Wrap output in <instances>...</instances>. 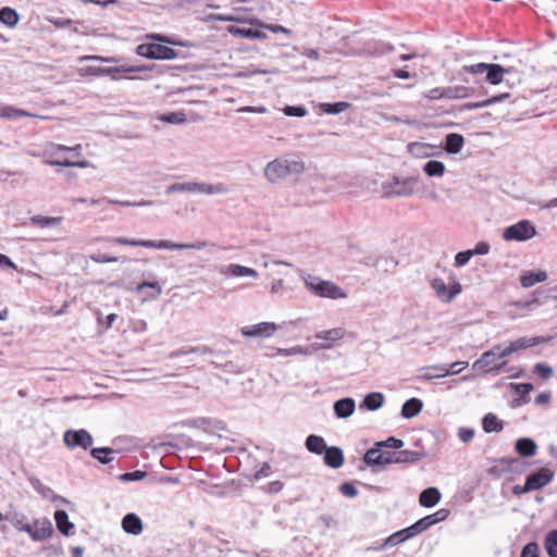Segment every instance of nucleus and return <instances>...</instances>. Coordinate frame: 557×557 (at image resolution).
<instances>
[{"label": "nucleus", "instance_id": "obj_31", "mask_svg": "<svg viewBox=\"0 0 557 557\" xmlns=\"http://www.w3.org/2000/svg\"><path fill=\"white\" fill-rule=\"evenodd\" d=\"M39 117V115L33 114L22 109H16L11 106H0V117L3 119H16V117ZM40 119H46L45 116H40Z\"/></svg>", "mask_w": 557, "mask_h": 557}, {"label": "nucleus", "instance_id": "obj_56", "mask_svg": "<svg viewBox=\"0 0 557 557\" xmlns=\"http://www.w3.org/2000/svg\"><path fill=\"white\" fill-rule=\"evenodd\" d=\"M147 473L145 471L136 470L133 472H126L120 475V479L124 482H131V481H140L143 480Z\"/></svg>", "mask_w": 557, "mask_h": 557}, {"label": "nucleus", "instance_id": "obj_21", "mask_svg": "<svg viewBox=\"0 0 557 557\" xmlns=\"http://www.w3.org/2000/svg\"><path fill=\"white\" fill-rule=\"evenodd\" d=\"M63 221L62 216H45V215H33L29 218L28 223L41 228L58 227ZM27 224V222H24Z\"/></svg>", "mask_w": 557, "mask_h": 557}, {"label": "nucleus", "instance_id": "obj_28", "mask_svg": "<svg viewBox=\"0 0 557 557\" xmlns=\"http://www.w3.org/2000/svg\"><path fill=\"white\" fill-rule=\"evenodd\" d=\"M465 145V138L462 135L457 133H450L445 138V150L448 153H458L461 151Z\"/></svg>", "mask_w": 557, "mask_h": 557}, {"label": "nucleus", "instance_id": "obj_54", "mask_svg": "<svg viewBox=\"0 0 557 557\" xmlns=\"http://www.w3.org/2000/svg\"><path fill=\"white\" fill-rule=\"evenodd\" d=\"M511 387L515 389L517 395L523 398V403L528 401L525 397L533 389V386L530 383L511 384Z\"/></svg>", "mask_w": 557, "mask_h": 557}, {"label": "nucleus", "instance_id": "obj_26", "mask_svg": "<svg viewBox=\"0 0 557 557\" xmlns=\"http://www.w3.org/2000/svg\"><path fill=\"white\" fill-rule=\"evenodd\" d=\"M384 403V395L379 392H372L366 395L362 403L360 404L361 409H367L370 411L377 410L382 407Z\"/></svg>", "mask_w": 557, "mask_h": 557}, {"label": "nucleus", "instance_id": "obj_11", "mask_svg": "<svg viewBox=\"0 0 557 557\" xmlns=\"http://www.w3.org/2000/svg\"><path fill=\"white\" fill-rule=\"evenodd\" d=\"M544 342H546V339L544 337H541V336L520 337V338H518L516 341L510 342L508 346L503 347V356L509 357V356H511L512 354H515V352H517L519 350L536 346V345L542 344Z\"/></svg>", "mask_w": 557, "mask_h": 557}, {"label": "nucleus", "instance_id": "obj_60", "mask_svg": "<svg viewBox=\"0 0 557 557\" xmlns=\"http://www.w3.org/2000/svg\"><path fill=\"white\" fill-rule=\"evenodd\" d=\"M491 246L486 242H479L473 249H470L472 256H485L490 252Z\"/></svg>", "mask_w": 557, "mask_h": 557}, {"label": "nucleus", "instance_id": "obj_63", "mask_svg": "<svg viewBox=\"0 0 557 557\" xmlns=\"http://www.w3.org/2000/svg\"><path fill=\"white\" fill-rule=\"evenodd\" d=\"M90 259L97 263H111L116 262L117 258L106 253H95L90 256Z\"/></svg>", "mask_w": 557, "mask_h": 557}, {"label": "nucleus", "instance_id": "obj_44", "mask_svg": "<svg viewBox=\"0 0 557 557\" xmlns=\"http://www.w3.org/2000/svg\"><path fill=\"white\" fill-rule=\"evenodd\" d=\"M420 459V454L413 450H400L393 453V463L416 462Z\"/></svg>", "mask_w": 557, "mask_h": 557}, {"label": "nucleus", "instance_id": "obj_41", "mask_svg": "<svg viewBox=\"0 0 557 557\" xmlns=\"http://www.w3.org/2000/svg\"><path fill=\"white\" fill-rule=\"evenodd\" d=\"M17 12L9 7L0 9V22L9 27H14L18 23Z\"/></svg>", "mask_w": 557, "mask_h": 557}, {"label": "nucleus", "instance_id": "obj_9", "mask_svg": "<svg viewBox=\"0 0 557 557\" xmlns=\"http://www.w3.org/2000/svg\"><path fill=\"white\" fill-rule=\"evenodd\" d=\"M278 327L280 326L274 322H260L253 325L243 326L240 333L245 337L269 338Z\"/></svg>", "mask_w": 557, "mask_h": 557}, {"label": "nucleus", "instance_id": "obj_8", "mask_svg": "<svg viewBox=\"0 0 557 557\" xmlns=\"http://www.w3.org/2000/svg\"><path fill=\"white\" fill-rule=\"evenodd\" d=\"M63 441L70 448L82 447L83 449L90 448L94 442L91 434L84 429L65 431Z\"/></svg>", "mask_w": 557, "mask_h": 557}, {"label": "nucleus", "instance_id": "obj_5", "mask_svg": "<svg viewBox=\"0 0 557 557\" xmlns=\"http://www.w3.org/2000/svg\"><path fill=\"white\" fill-rule=\"evenodd\" d=\"M505 358L506 357L503 356V347L495 345L492 349L483 352L482 356L472 363V368L473 370L483 371L485 373L493 372L497 374L506 366V361H498Z\"/></svg>", "mask_w": 557, "mask_h": 557}, {"label": "nucleus", "instance_id": "obj_19", "mask_svg": "<svg viewBox=\"0 0 557 557\" xmlns=\"http://www.w3.org/2000/svg\"><path fill=\"white\" fill-rule=\"evenodd\" d=\"M335 416L339 419H346L350 417L356 408V403L352 398H342L333 405Z\"/></svg>", "mask_w": 557, "mask_h": 557}, {"label": "nucleus", "instance_id": "obj_25", "mask_svg": "<svg viewBox=\"0 0 557 557\" xmlns=\"http://www.w3.org/2000/svg\"><path fill=\"white\" fill-rule=\"evenodd\" d=\"M445 99H465L473 95L474 90L471 87L463 85L444 87Z\"/></svg>", "mask_w": 557, "mask_h": 557}, {"label": "nucleus", "instance_id": "obj_37", "mask_svg": "<svg viewBox=\"0 0 557 557\" xmlns=\"http://www.w3.org/2000/svg\"><path fill=\"white\" fill-rule=\"evenodd\" d=\"M449 515V510L447 509H440L436 512L425 516L424 518L420 519L419 522L421 525H423L424 531L431 528L432 525L444 521Z\"/></svg>", "mask_w": 557, "mask_h": 557}, {"label": "nucleus", "instance_id": "obj_46", "mask_svg": "<svg viewBox=\"0 0 557 557\" xmlns=\"http://www.w3.org/2000/svg\"><path fill=\"white\" fill-rule=\"evenodd\" d=\"M545 548L549 557H557V530H552L546 534Z\"/></svg>", "mask_w": 557, "mask_h": 557}, {"label": "nucleus", "instance_id": "obj_16", "mask_svg": "<svg viewBox=\"0 0 557 557\" xmlns=\"http://www.w3.org/2000/svg\"><path fill=\"white\" fill-rule=\"evenodd\" d=\"M45 163L51 166H67L79 169H87L91 165L88 160L71 161L66 158H61V152H55L52 158L46 157Z\"/></svg>", "mask_w": 557, "mask_h": 557}, {"label": "nucleus", "instance_id": "obj_12", "mask_svg": "<svg viewBox=\"0 0 557 557\" xmlns=\"http://www.w3.org/2000/svg\"><path fill=\"white\" fill-rule=\"evenodd\" d=\"M364 462L368 466H384L393 463V453L382 450V447L370 448L363 457Z\"/></svg>", "mask_w": 557, "mask_h": 557}, {"label": "nucleus", "instance_id": "obj_43", "mask_svg": "<svg viewBox=\"0 0 557 557\" xmlns=\"http://www.w3.org/2000/svg\"><path fill=\"white\" fill-rule=\"evenodd\" d=\"M445 164L441 161L430 160L423 165V171L428 176L441 177L445 173Z\"/></svg>", "mask_w": 557, "mask_h": 557}, {"label": "nucleus", "instance_id": "obj_6", "mask_svg": "<svg viewBox=\"0 0 557 557\" xmlns=\"http://www.w3.org/2000/svg\"><path fill=\"white\" fill-rule=\"evenodd\" d=\"M136 53L151 60H174L177 58V52L174 49L157 42L138 45Z\"/></svg>", "mask_w": 557, "mask_h": 557}, {"label": "nucleus", "instance_id": "obj_30", "mask_svg": "<svg viewBox=\"0 0 557 557\" xmlns=\"http://www.w3.org/2000/svg\"><path fill=\"white\" fill-rule=\"evenodd\" d=\"M228 32L230 34L240 38L264 39L267 37V35L263 32L253 28H240L236 26H230Z\"/></svg>", "mask_w": 557, "mask_h": 557}, {"label": "nucleus", "instance_id": "obj_10", "mask_svg": "<svg viewBox=\"0 0 557 557\" xmlns=\"http://www.w3.org/2000/svg\"><path fill=\"white\" fill-rule=\"evenodd\" d=\"M431 286L434 289L436 296L445 302L451 301L457 295L461 293V285L458 282H454L451 285H447L442 278H434L431 282Z\"/></svg>", "mask_w": 557, "mask_h": 557}, {"label": "nucleus", "instance_id": "obj_61", "mask_svg": "<svg viewBox=\"0 0 557 557\" xmlns=\"http://www.w3.org/2000/svg\"><path fill=\"white\" fill-rule=\"evenodd\" d=\"M474 434V429L463 426L458 429V437L462 443H469L473 438Z\"/></svg>", "mask_w": 557, "mask_h": 557}, {"label": "nucleus", "instance_id": "obj_42", "mask_svg": "<svg viewBox=\"0 0 557 557\" xmlns=\"http://www.w3.org/2000/svg\"><path fill=\"white\" fill-rule=\"evenodd\" d=\"M116 451L109 447L92 448L90 454L102 465H108L113 460V456Z\"/></svg>", "mask_w": 557, "mask_h": 557}, {"label": "nucleus", "instance_id": "obj_17", "mask_svg": "<svg viewBox=\"0 0 557 557\" xmlns=\"http://www.w3.org/2000/svg\"><path fill=\"white\" fill-rule=\"evenodd\" d=\"M486 73V82L491 85H498L503 82L504 74H508L511 72L510 67H504L496 63H487Z\"/></svg>", "mask_w": 557, "mask_h": 557}, {"label": "nucleus", "instance_id": "obj_39", "mask_svg": "<svg viewBox=\"0 0 557 557\" xmlns=\"http://www.w3.org/2000/svg\"><path fill=\"white\" fill-rule=\"evenodd\" d=\"M54 520L58 530L64 535H69L70 530L74 528V524L69 520V515L64 510H57L54 512Z\"/></svg>", "mask_w": 557, "mask_h": 557}, {"label": "nucleus", "instance_id": "obj_53", "mask_svg": "<svg viewBox=\"0 0 557 557\" xmlns=\"http://www.w3.org/2000/svg\"><path fill=\"white\" fill-rule=\"evenodd\" d=\"M534 372L544 380H548L553 376V368L546 363H536Z\"/></svg>", "mask_w": 557, "mask_h": 557}, {"label": "nucleus", "instance_id": "obj_22", "mask_svg": "<svg viewBox=\"0 0 557 557\" xmlns=\"http://www.w3.org/2000/svg\"><path fill=\"white\" fill-rule=\"evenodd\" d=\"M101 202H106L108 205H119L122 207H150L154 205V201L152 200H139V201H129V200H116V199H110V198H103V199H91L90 205L96 206Z\"/></svg>", "mask_w": 557, "mask_h": 557}, {"label": "nucleus", "instance_id": "obj_50", "mask_svg": "<svg viewBox=\"0 0 557 557\" xmlns=\"http://www.w3.org/2000/svg\"><path fill=\"white\" fill-rule=\"evenodd\" d=\"M331 344L326 343V344H318V343H314L312 344L310 347H305V346H295V351H296V355H304V356H308L311 354L312 350H317V349H329L331 348Z\"/></svg>", "mask_w": 557, "mask_h": 557}, {"label": "nucleus", "instance_id": "obj_58", "mask_svg": "<svg viewBox=\"0 0 557 557\" xmlns=\"http://www.w3.org/2000/svg\"><path fill=\"white\" fill-rule=\"evenodd\" d=\"M339 492L346 497H356L358 495V490L351 482L341 484Z\"/></svg>", "mask_w": 557, "mask_h": 557}, {"label": "nucleus", "instance_id": "obj_3", "mask_svg": "<svg viewBox=\"0 0 557 557\" xmlns=\"http://www.w3.org/2000/svg\"><path fill=\"white\" fill-rule=\"evenodd\" d=\"M306 288L313 295L329 299H344L348 294L342 287L332 281L322 280L319 276L304 274L302 276Z\"/></svg>", "mask_w": 557, "mask_h": 557}, {"label": "nucleus", "instance_id": "obj_55", "mask_svg": "<svg viewBox=\"0 0 557 557\" xmlns=\"http://www.w3.org/2000/svg\"><path fill=\"white\" fill-rule=\"evenodd\" d=\"M473 256H472L470 249L458 252L455 256V267H457V268L465 267L470 261V259Z\"/></svg>", "mask_w": 557, "mask_h": 557}, {"label": "nucleus", "instance_id": "obj_34", "mask_svg": "<svg viewBox=\"0 0 557 557\" xmlns=\"http://www.w3.org/2000/svg\"><path fill=\"white\" fill-rule=\"evenodd\" d=\"M482 428L486 433L500 432L504 429V424L496 414L490 412L483 417Z\"/></svg>", "mask_w": 557, "mask_h": 557}, {"label": "nucleus", "instance_id": "obj_57", "mask_svg": "<svg viewBox=\"0 0 557 557\" xmlns=\"http://www.w3.org/2000/svg\"><path fill=\"white\" fill-rule=\"evenodd\" d=\"M379 447H387L393 449H399L404 446V442L396 437H388L386 441L376 443Z\"/></svg>", "mask_w": 557, "mask_h": 557}, {"label": "nucleus", "instance_id": "obj_51", "mask_svg": "<svg viewBox=\"0 0 557 557\" xmlns=\"http://www.w3.org/2000/svg\"><path fill=\"white\" fill-rule=\"evenodd\" d=\"M349 107V103L339 101L335 103H324L322 106L323 111L329 114H338L343 111H345Z\"/></svg>", "mask_w": 557, "mask_h": 557}, {"label": "nucleus", "instance_id": "obj_20", "mask_svg": "<svg viewBox=\"0 0 557 557\" xmlns=\"http://www.w3.org/2000/svg\"><path fill=\"white\" fill-rule=\"evenodd\" d=\"M324 462L333 468L338 469L344 463V454L339 447L332 446L325 449Z\"/></svg>", "mask_w": 557, "mask_h": 557}, {"label": "nucleus", "instance_id": "obj_23", "mask_svg": "<svg viewBox=\"0 0 557 557\" xmlns=\"http://www.w3.org/2000/svg\"><path fill=\"white\" fill-rule=\"evenodd\" d=\"M441 492L436 487H428L423 490L419 496V503L426 508L434 507L441 500Z\"/></svg>", "mask_w": 557, "mask_h": 557}, {"label": "nucleus", "instance_id": "obj_1", "mask_svg": "<svg viewBox=\"0 0 557 557\" xmlns=\"http://www.w3.org/2000/svg\"><path fill=\"white\" fill-rule=\"evenodd\" d=\"M306 171L304 159L297 153H286L268 162L263 170L270 184H280L288 178L297 181Z\"/></svg>", "mask_w": 557, "mask_h": 557}, {"label": "nucleus", "instance_id": "obj_62", "mask_svg": "<svg viewBox=\"0 0 557 557\" xmlns=\"http://www.w3.org/2000/svg\"><path fill=\"white\" fill-rule=\"evenodd\" d=\"M537 552H539V546L536 543L534 542H531V543H528L523 549H522V553H521V556L520 557H539L537 555Z\"/></svg>", "mask_w": 557, "mask_h": 557}, {"label": "nucleus", "instance_id": "obj_18", "mask_svg": "<svg viewBox=\"0 0 557 557\" xmlns=\"http://www.w3.org/2000/svg\"><path fill=\"white\" fill-rule=\"evenodd\" d=\"M230 191L227 186L223 183L209 184L194 182V193L206 195H225Z\"/></svg>", "mask_w": 557, "mask_h": 557}, {"label": "nucleus", "instance_id": "obj_59", "mask_svg": "<svg viewBox=\"0 0 557 557\" xmlns=\"http://www.w3.org/2000/svg\"><path fill=\"white\" fill-rule=\"evenodd\" d=\"M486 69H488L487 67V63H483V62L476 63V64H472V65H465L462 67V70L465 72H468V73L473 74V75L483 74V73H485Z\"/></svg>", "mask_w": 557, "mask_h": 557}, {"label": "nucleus", "instance_id": "obj_14", "mask_svg": "<svg viewBox=\"0 0 557 557\" xmlns=\"http://www.w3.org/2000/svg\"><path fill=\"white\" fill-rule=\"evenodd\" d=\"M220 274L225 277H252L257 278L259 276L258 272L242 264L231 263L227 265H222L219 270Z\"/></svg>", "mask_w": 557, "mask_h": 557}, {"label": "nucleus", "instance_id": "obj_15", "mask_svg": "<svg viewBox=\"0 0 557 557\" xmlns=\"http://www.w3.org/2000/svg\"><path fill=\"white\" fill-rule=\"evenodd\" d=\"M52 532L53 527L49 519L41 518L33 522V541H45L51 536Z\"/></svg>", "mask_w": 557, "mask_h": 557}, {"label": "nucleus", "instance_id": "obj_24", "mask_svg": "<svg viewBox=\"0 0 557 557\" xmlns=\"http://www.w3.org/2000/svg\"><path fill=\"white\" fill-rule=\"evenodd\" d=\"M123 530L126 533L137 535L143 531V523L135 513H127L122 520Z\"/></svg>", "mask_w": 557, "mask_h": 557}, {"label": "nucleus", "instance_id": "obj_64", "mask_svg": "<svg viewBox=\"0 0 557 557\" xmlns=\"http://www.w3.org/2000/svg\"><path fill=\"white\" fill-rule=\"evenodd\" d=\"M425 97L430 100L443 99L445 98V89L444 87L433 88L425 94Z\"/></svg>", "mask_w": 557, "mask_h": 557}, {"label": "nucleus", "instance_id": "obj_7", "mask_svg": "<svg viewBox=\"0 0 557 557\" xmlns=\"http://www.w3.org/2000/svg\"><path fill=\"white\" fill-rule=\"evenodd\" d=\"M535 234L534 225L530 221L523 220L506 227L503 232V238L508 242H524L534 237Z\"/></svg>", "mask_w": 557, "mask_h": 557}, {"label": "nucleus", "instance_id": "obj_27", "mask_svg": "<svg viewBox=\"0 0 557 557\" xmlns=\"http://www.w3.org/2000/svg\"><path fill=\"white\" fill-rule=\"evenodd\" d=\"M55 152H73L75 156L78 157L82 154V145L78 144L73 147H69L59 144H50L44 150V156L52 158L55 154Z\"/></svg>", "mask_w": 557, "mask_h": 557}, {"label": "nucleus", "instance_id": "obj_13", "mask_svg": "<svg viewBox=\"0 0 557 557\" xmlns=\"http://www.w3.org/2000/svg\"><path fill=\"white\" fill-rule=\"evenodd\" d=\"M554 478V472L548 468H542L537 472L530 474L527 480V490L537 491L547 485Z\"/></svg>", "mask_w": 557, "mask_h": 557}, {"label": "nucleus", "instance_id": "obj_47", "mask_svg": "<svg viewBox=\"0 0 557 557\" xmlns=\"http://www.w3.org/2000/svg\"><path fill=\"white\" fill-rule=\"evenodd\" d=\"M145 288H151L153 289V293L146 297L147 300H154L157 299L161 293H162V287L160 286V284L158 282H143L140 283L137 287H136V290L138 293H140L141 290H144Z\"/></svg>", "mask_w": 557, "mask_h": 557}, {"label": "nucleus", "instance_id": "obj_49", "mask_svg": "<svg viewBox=\"0 0 557 557\" xmlns=\"http://www.w3.org/2000/svg\"><path fill=\"white\" fill-rule=\"evenodd\" d=\"M160 120L163 122H166L169 124L180 125V124L185 123L187 119H186V114L184 112L177 111V112H171V113L163 114L160 117Z\"/></svg>", "mask_w": 557, "mask_h": 557}, {"label": "nucleus", "instance_id": "obj_29", "mask_svg": "<svg viewBox=\"0 0 557 557\" xmlns=\"http://www.w3.org/2000/svg\"><path fill=\"white\" fill-rule=\"evenodd\" d=\"M305 446L310 453L317 455H321L327 448L324 438L315 434H311L306 438Z\"/></svg>", "mask_w": 557, "mask_h": 557}, {"label": "nucleus", "instance_id": "obj_36", "mask_svg": "<svg viewBox=\"0 0 557 557\" xmlns=\"http://www.w3.org/2000/svg\"><path fill=\"white\" fill-rule=\"evenodd\" d=\"M516 450L520 456L530 457L536 453V444L531 438L522 437L516 442Z\"/></svg>", "mask_w": 557, "mask_h": 557}, {"label": "nucleus", "instance_id": "obj_38", "mask_svg": "<svg viewBox=\"0 0 557 557\" xmlns=\"http://www.w3.org/2000/svg\"><path fill=\"white\" fill-rule=\"evenodd\" d=\"M546 278L547 274L544 271L528 272L521 275L520 283L523 287L529 288L535 285L536 283L546 281Z\"/></svg>", "mask_w": 557, "mask_h": 557}, {"label": "nucleus", "instance_id": "obj_40", "mask_svg": "<svg viewBox=\"0 0 557 557\" xmlns=\"http://www.w3.org/2000/svg\"><path fill=\"white\" fill-rule=\"evenodd\" d=\"M407 148H408V152L416 158H428L433 154L431 152V149L433 148V146L430 144L410 143Z\"/></svg>", "mask_w": 557, "mask_h": 557}, {"label": "nucleus", "instance_id": "obj_45", "mask_svg": "<svg viewBox=\"0 0 557 557\" xmlns=\"http://www.w3.org/2000/svg\"><path fill=\"white\" fill-rule=\"evenodd\" d=\"M30 484L36 490V492H38L42 497H45V498H50L51 497L53 500L62 499V500L65 502L64 498H62L60 496L53 495V491L49 486L42 484L40 482V480H38V479H30Z\"/></svg>", "mask_w": 557, "mask_h": 557}, {"label": "nucleus", "instance_id": "obj_35", "mask_svg": "<svg viewBox=\"0 0 557 557\" xmlns=\"http://www.w3.org/2000/svg\"><path fill=\"white\" fill-rule=\"evenodd\" d=\"M508 97H509V94L505 92V94H500V95H497V96H493V97H491L488 99H485L483 101L468 102V103H466L463 106V108L467 109V110L482 109V108H486V107L499 103V102L504 101L505 99H507Z\"/></svg>", "mask_w": 557, "mask_h": 557}, {"label": "nucleus", "instance_id": "obj_48", "mask_svg": "<svg viewBox=\"0 0 557 557\" xmlns=\"http://www.w3.org/2000/svg\"><path fill=\"white\" fill-rule=\"evenodd\" d=\"M165 193L169 195L174 193H194V182L174 183L166 187Z\"/></svg>", "mask_w": 557, "mask_h": 557}, {"label": "nucleus", "instance_id": "obj_32", "mask_svg": "<svg viewBox=\"0 0 557 557\" xmlns=\"http://www.w3.org/2000/svg\"><path fill=\"white\" fill-rule=\"evenodd\" d=\"M423 404L418 398H410L401 407V416L406 419L416 417L422 410Z\"/></svg>", "mask_w": 557, "mask_h": 557}, {"label": "nucleus", "instance_id": "obj_52", "mask_svg": "<svg viewBox=\"0 0 557 557\" xmlns=\"http://www.w3.org/2000/svg\"><path fill=\"white\" fill-rule=\"evenodd\" d=\"M283 112L287 116H297V117L306 116L308 113L307 109L301 106H297V107L296 106H286L283 109Z\"/></svg>", "mask_w": 557, "mask_h": 557}, {"label": "nucleus", "instance_id": "obj_4", "mask_svg": "<svg viewBox=\"0 0 557 557\" xmlns=\"http://www.w3.org/2000/svg\"><path fill=\"white\" fill-rule=\"evenodd\" d=\"M419 178L417 176H410L399 178L393 176L391 180L385 181L382 184V193L385 198H408L413 196Z\"/></svg>", "mask_w": 557, "mask_h": 557}, {"label": "nucleus", "instance_id": "obj_33", "mask_svg": "<svg viewBox=\"0 0 557 557\" xmlns=\"http://www.w3.org/2000/svg\"><path fill=\"white\" fill-rule=\"evenodd\" d=\"M346 335V330L344 327H334L325 331H320L315 333V338L323 339L329 343L337 342L344 338Z\"/></svg>", "mask_w": 557, "mask_h": 557}, {"label": "nucleus", "instance_id": "obj_2", "mask_svg": "<svg viewBox=\"0 0 557 557\" xmlns=\"http://www.w3.org/2000/svg\"><path fill=\"white\" fill-rule=\"evenodd\" d=\"M111 242L120 245H127L134 247H145V248H154V249H170V250H185V249H195L202 250L208 244L205 240H199L191 244H177L171 240H150V239H128L125 237H114L110 239Z\"/></svg>", "mask_w": 557, "mask_h": 557}]
</instances>
